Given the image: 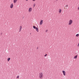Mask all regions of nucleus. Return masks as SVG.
<instances>
[{"label": "nucleus", "mask_w": 79, "mask_h": 79, "mask_svg": "<svg viewBox=\"0 0 79 79\" xmlns=\"http://www.w3.org/2000/svg\"><path fill=\"white\" fill-rule=\"evenodd\" d=\"M39 77L40 79H42L43 77V73H39Z\"/></svg>", "instance_id": "1"}, {"label": "nucleus", "mask_w": 79, "mask_h": 79, "mask_svg": "<svg viewBox=\"0 0 79 79\" xmlns=\"http://www.w3.org/2000/svg\"><path fill=\"white\" fill-rule=\"evenodd\" d=\"M73 20L70 19L69 21L68 25H71L73 24Z\"/></svg>", "instance_id": "2"}, {"label": "nucleus", "mask_w": 79, "mask_h": 79, "mask_svg": "<svg viewBox=\"0 0 79 79\" xmlns=\"http://www.w3.org/2000/svg\"><path fill=\"white\" fill-rule=\"evenodd\" d=\"M32 8H30L28 10V11L29 13H31V12H32Z\"/></svg>", "instance_id": "3"}, {"label": "nucleus", "mask_w": 79, "mask_h": 79, "mask_svg": "<svg viewBox=\"0 0 79 79\" xmlns=\"http://www.w3.org/2000/svg\"><path fill=\"white\" fill-rule=\"evenodd\" d=\"M62 73L64 76H66V72L64 71L63 70L62 71Z\"/></svg>", "instance_id": "4"}, {"label": "nucleus", "mask_w": 79, "mask_h": 79, "mask_svg": "<svg viewBox=\"0 0 79 79\" xmlns=\"http://www.w3.org/2000/svg\"><path fill=\"white\" fill-rule=\"evenodd\" d=\"M21 29H22V26H20L19 27V32L21 31Z\"/></svg>", "instance_id": "5"}, {"label": "nucleus", "mask_w": 79, "mask_h": 79, "mask_svg": "<svg viewBox=\"0 0 79 79\" xmlns=\"http://www.w3.org/2000/svg\"><path fill=\"white\" fill-rule=\"evenodd\" d=\"M10 8H13V3L11 4Z\"/></svg>", "instance_id": "6"}, {"label": "nucleus", "mask_w": 79, "mask_h": 79, "mask_svg": "<svg viewBox=\"0 0 79 79\" xmlns=\"http://www.w3.org/2000/svg\"><path fill=\"white\" fill-rule=\"evenodd\" d=\"M43 23V20H41L40 22V25H42V24Z\"/></svg>", "instance_id": "7"}, {"label": "nucleus", "mask_w": 79, "mask_h": 79, "mask_svg": "<svg viewBox=\"0 0 79 79\" xmlns=\"http://www.w3.org/2000/svg\"><path fill=\"white\" fill-rule=\"evenodd\" d=\"M68 7V5H67L65 6L64 9H66V10H67Z\"/></svg>", "instance_id": "8"}, {"label": "nucleus", "mask_w": 79, "mask_h": 79, "mask_svg": "<svg viewBox=\"0 0 79 79\" xmlns=\"http://www.w3.org/2000/svg\"><path fill=\"white\" fill-rule=\"evenodd\" d=\"M18 0H14V3H16V2H17V1Z\"/></svg>", "instance_id": "9"}, {"label": "nucleus", "mask_w": 79, "mask_h": 79, "mask_svg": "<svg viewBox=\"0 0 79 79\" xmlns=\"http://www.w3.org/2000/svg\"><path fill=\"white\" fill-rule=\"evenodd\" d=\"M77 55L76 56H74L73 58H74V59H76L77 58Z\"/></svg>", "instance_id": "10"}, {"label": "nucleus", "mask_w": 79, "mask_h": 79, "mask_svg": "<svg viewBox=\"0 0 79 79\" xmlns=\"http://www.w3.org/2000/svg\"><path fill=\"white\" fill-rule=\"evenodd\" d=\"M59 12L60 13H61V9H60L59 10Z\"/></svg>", "instance_id": "11"}, {"label": "nucleus", "mask_w": 79, "mask_h": 79, "mask_svg": "<svg viewBox=\"0 0 79 79\" xmlns=\"http://www.w3.org/2000/svg\"><path fill=\"white\" fill-rule=\"evenodd\" d=\"M35 29L37 32H39V29H38V28L37 27Z\"/></svg>", "instance_id": "12"}, {"label": "nucleus", "mask_w": 79, "mask_h": 79, "mask_svg": "<svg viewBox=\"0 0 79 79\" xmlns=\"http://www.w3.org/2000/svg\"><path fill=\"white\" fill-rule=\"evenodd\" d=\"M10 58H9L7 59L8 61H10Z\"/></svg>", "instance_id": "13"}, {"label": "nucleus", "mask_w": 79, "mask_h": 79, "mask_svg": "<svg viewBox=\"0 0 79 79\" xmlns=\"http://www.w3.org/2000/svg\"><path fill=\"white\" fill-rule=\"evenodd\" d=\"M79 34H77L76 35V37H79Z\"/></svg>", "instance_id": "14"}, {"label": "nucleus", "mask_w": 79, "mask_h": 79, "mask_svg": "<svg viewBox=\"0 0 79 79\" xmlns=\"http://www.w3.org/2000/svg\"><path fill=\"white\" fill-rule=\"evenodd\" d=\"M33 28H34V29H36V27H35V26H33Z\"/></svg>", "instance_id": "15"}, {"label": "nucleus", "mask_w": 79, "mask_h": 79, "mask_svg": "<svg viewBox=\"0 0 79 79\" xmlns=\"http://www.w3.org/2000/svg\"><path fill=\"white\" fill-rule=\"evenodd\" d=\"M35 6V4L34 3L33 4V7H34V6Z\"/></svg>", "instance_id": "16"}, {"label": "nucleus", "mask_w": 79, "mask_h": 79, "mask_svg": "<svg viewBox=\"0 0 79 79\" xmlns=\"http://www.w3.org/2000/svg\"><path fill=\"white\" fill-rule=\"evenodd\" d=\"M19 76H18L17 77V79H18V78H19Z\"/></svg>", "instance_id": "17"}, {"label": "nucleus", "mask_w": 79, "mask_h": 79, "mask_svg": "<svg viewBox=\"0 0 79 79\" xmlns=\"http://www.w3.org/2000/svg\"><path fill=\"white\" fill-rule=\"evenodd\" d=\"M47 54H46L45 55H44V56L45 57L47 56Z\"/></svg>", "instance_id": "18"}, {"label": "nucleus", "mask_w": 79, "mask_h": 79, "mask_svg": "<svg viewBox=\"0 0 79 79\" xmlns=\"http://www.w3.org/2000/svg\"><path fill=\"white\" fill-rule=\"evenodd\" d=\"M48 31V30H46V32H47Z\"/></svg>", "instance_id": "19"}, {"label": "nucleus", "mask_w": 79, "mask_h": 79, "mask_svg": "<svg viewBox=\"0 0 79 79\" xmlns=\"http://www.w3.org/2000/svg\"><path fill=\"white\" fill-rule=\"evenodd\" d=\"M78 10H79V6H78Z\"/></svg>", "instance_id": "20"}, {"label": "nucleus", "mask_w": 79, "mask_h": 79, "mask_svg": "<svg viewBox=\"0 0 79 79\" xmlns=\"http://www.w3.org/2000/svg\"><path fill=\"white\" fill-rule=\"evenodd\" d=\"M77 46L78 47L79 46V43L78 44Z\"/></svg>", "instance_id": "21"}, {"label": "nucleus", "mask_w": 79, "mask_h": 79, "mask_svg": "<svg viewBox=\"0 0 79 79\" xmlns=\"http://www.w3.org/2000/svg\"><path fill=\"white\" fill-rule=\"evenodd\" d=\"M32 1H33L34 2H35V0H32Z\"/></svg>", "instance_id": "22"}, {"label": "nucleus", "mask_w": 79, "mask_h": 79, "mask_svg": "<svg viewBox=\"0 0 79 79\" xmlns=\"http://www.w3.org/2000/svg\"><path fill=\"white\" fill-rule=\"evenodd\" d=\"M58 0H56V2H57V1H58Z\"/></svg>", "instance_id": "23"}, {"label": "nucleus", "mask_w": 79, "mask_h": 79, "mask_svg": "<svg viewBox=\"0 0 79 79\" xmlns=\"http://www.w3.org/2000/svg\"><path fill=\"white\" fill-rule=\"evenodd\" d=\"M26 1H28V0H26Z\"/></svg>", "instance_id": "24"}, {"label": "nucleus", "mask_w": 79, "mask_h": 79, "mask_svg": "<svg viewBox=\"0 0 79 79\" xmlns=\"http://www.w3.org/2000/svg\"><path fill=\"white\" fill-rule=\"evenodd\" d=\"M30 34H31V33Z\"/></svg>", "instance_id": "25"}]
</instances>
